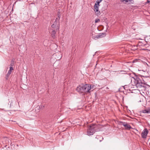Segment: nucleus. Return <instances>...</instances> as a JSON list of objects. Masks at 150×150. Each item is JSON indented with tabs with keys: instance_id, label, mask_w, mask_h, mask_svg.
I'll return each mask as SVG.
<instances>
[{
	"instance_id": "nucleus-17",
	"label": "nucleus",
	"mask_w": 150,
	"mask_h": 150,
	"mask_svg": "<svg viewBox=\"0 0 150 150\" xmlns=\"http://www.w3.org/2000/svg\"><path fill=\"white\" fill-rule=\"evenodd\" d=\"M13 70V68L11 67H10V69H9V71H12V70Z\"/></svg>"
},
{
	"instance_id": "nucleus-20",
	"label": "nucleus",
	"mask_w": 150,
	"mask_h": 150,
	"mask_svg": "<svg viewBox=\"0 0 150 150\" xmlns=\"http://www.w3.org/2000/svg\"><path fill=\"white\" fill-rule=\"evenodd\" d=\"M137 61V59L133 61V62L134 63L135 62Z\"/></svg>"
},
{
	"instance_id": "nucleus-4",
	"label": "nucleus",
	"mask_w": 150,
	"mask_h": 150,
	"mask_svg": "<svg viewBox=\"0 0 150 150\" xmlns=\"http://www.w3.org/2000/svg\"><path fill=\"white\" fill-rule=\"evenodd\" d=\"M100 6L97 5L96 3L93 7L94 10L96 13V14L98 16L100 15V11H99V7Z\"/></svg>"
},
{
	"instance_id": "nucleus-18",
	"label": "nucleus",
	"mask_w": 150,
	"mask_h": 150,
	"mask_svg": "<svg viewBox=\"0 0 150 150\" xmlns=\"http://www.w3.org/2000/svg\"><path fill=\"white\" fill-rule=\"evenodd\" d=\"M11 71H9V70L8 73V74H10L11 73Z\"/></svg>"
},
{
	"instance_id": "nucleus-21",
	"label": "nucleus",
	"mask_w": 150,
	"mask_h": 150,
	"mask_svg": "<svg viewBox=\"0 0 150 150\" xmlns=\"http://www.w3.org/2000/svg\"><path fill=\"white\" fill-rule=\"evenodd\" d=\"M12 102H11V104H10V106H11L12 105Z\"/></svg>"
},
{
	"instance_id": "nucleus-3",
	"label": "nucleus",
	"mask_w": 150,
	"mask_h": 150,
	"mask_svg": "<svg viewBox=\"0 0 150 150\" xmlns=\"http://www.w3.org/2000/svg\"><path fill=\"white\" fill-rule=\"evenodd\" d=\"M96 126L95 124H93L90 125L87 129V134L88 135H93L95 132V129L96 128Z\"/></svg>"
},
{
	"instance_id": "nucleus-19",
	"label": "nucleus",
	"mask_w": 150,
	"mask_h": 150,
	"mask_svg": "<svg viewBox=\"0 0 150 150\" xmlns=\"http://www.w3.org/2000/svg\"><path fill=\"white\" fill-rule=\"evenodd\" d=\"M100 137V136H96V138H97V139H98V137Z\"/></svg>"
},
{
	"instance_id": "nucleus-2",
	"label": "nucleus",
	"mask_w": 150,
	"mask_h": 150,
	"mask_svg": "<svg viewBox=\"0 0 150 150\" xmlns=\"http://www.w3.org/2000/svg\"><path fill=\"white\" fill-rule=\"evenodd\" d=\"M134 82L133 85L136 86L138 88H140L144 86V83L142 82L141 77L135 76L133 78Z\"/></svg>"
},
{
	"instance_id": "nucleus-7",
	"label": "nucleus",
	"mask_w": 150,
	"mask_h": 150,
	"mask_svg": "<svg viewBox=\"0 0 150 150\" xmlns=\"http://www.w3.org/2000/svg\"><path fill=\"white\" fill-rule=\"evenodd\" d=\"M105 33H100L99 34L96 35V36H93V38L96 40V39L100 38H102L105 37Z\"/></svg>"
},
{
	"instance_id": "nucleus-1",
	"label": "nucleus",
	"mask_w": 150,
	"mask_h": 150,
	"mask_svg": "<svg viewBox=\"0 0 150 150\" xmlns=\"http://www.w3.org/2000/svg\"><path fill=\"white\" fill-rule=\"evenodd\" d=\"M89 84H81L77 87L76 90L80 93H89L90 92Z\"/></svg>"
},
{
	"instance_id": "nucleus-10",
	"label": "nucleus",
	"mask_w": 150,
	"mask_h": 150,
	"mask_svg": "<svg viewBox=\"0 0 150 150\" xmlns=\"http://www.w3.org/2000/svg\"><path fill=\"white\" fill-rule=\"evenodd\" d=\"M142 112L144 113H150V108L148 109L143 110Z\"/></svg>"
},
{
	"instance_id": "nucleus-23",
	"label": "nucleus",
	"mask_w": 150,
	"mask_h": 150,
	"mask_svg": "<svg viewBox=\"0 0 150 150\" xmlns=\"http://www.w3.org/2000/svg\"><path fill=\"white\" fill-rule=\"evenodd\" d=\"M145 77H148V76H145Z\"/></svg>"
},
{
	"instance_id": "nucleus-13",
	"label": "nucleus",
	"mask_w": 150,
	"mask_h": 150,
	"mask_svg": "<svg viewBox=\"0 0 150 150\" xmlns=\"http://www.w3.org/2000/svg\"><path fill=\"white\" fill-rule=\"evenodd\" d=\"M102 0H97L96 3L97 5L100 6L99 4Z\"/></svg>"
},
{
	"instance_id": "nucleus-6",
	"label": "nucleus",
	"mask_w": 150,
	"mask_h": 150,
	"mask_svg": "<svg viewBox=\"0 0 150 150\" xmlns=\"http://www.w3.org/2000/svg\"><path fill=\"white\" fill-rule=\"evenodd\" d=\"M59 19L57 18L55 19V21L54 22L53 24L52 25L51 27L52 28H55L57 27L58 29H59V27L58 23L59 22Z\"/></svg>"
},
{
	"instance_id": "nucleus-22",
	"label": "nucleus",
	"mask_w": 150,
	"mask_h": 150,
	"mask_svg": "<svg viewBox=\"0 0 150 150\" xmlns=\"http://www.w3.org/2000/svg\"><path fill=\"white\" fill-rule=\"evenodd\" d=\"M147 3H149V2H150V1H147Z\"/></svg>"
},
{
	"instance_id": "nucleus-5",
	"label": "nucleus",
	"mask_w": 150,
	"mask_h": 150,
	"mask_svg": "<svg viewBox=\"0 0 150 150\" xmlns=\"http://www.w3.org/2000/svg\"><path fill=\"white\" fill-rule=\"evenodd\" d=\"M148 132V130L147 129H145L142 133V137L143 138H146Z\"/></svg>"
},
{
	"instance_id": "nucleus-11",
	"label": "nucleus",
	"mask_w": 150,
	"mask_h": 150,
	"mask_svg": "<svg viewBox=\"0 0 150 150\" xmlns=\"http://www.w3.org/2000/svg\"><path fill=\"white\" fill-rule=\"evenodd\" d=\"M55 54L56 55H60V57H58L57 58V59H61L62 57V55L60 53H56V54Z\"/></svg>"
},
{
	"instance_id": "nucleus-14",
	"label": "nucleus",
	"mask_w": 150,
	"mask_h": 150,
	"mask_svg": "<svg viewBox=\"0 0 150 150\" xmlns=\"http://www.w3.org/2000/svg\"><path fill=\"white\" fill-rule=\"evenodd\" d=\"M130 0H122V2H125V3L127 2H128Z\"/></svg>"
},
{
	"instance_id": "nucleus-16",
	"label": "nucleus",
	"mask_w": 150,
	"mask_h": 150,
	"mask_svg": "<svg viewBox=\"0 0 150 150\" xmlns=\"http://www.w3.org/2000/svg\"><path fill=\"white\" fill-rule=\"evenodd\" d=\"M100 21V20L99 19H96L95 20V22L96 23H98Z\"/></svg>"
},
{
	"instance_id": "nucleus-12",
	"label": "nucleus",
	"mask_w": 150,
	"mask_h": 150,
	"mask_svg": "<svg viewBox=\"0 0 150 150\" xmlns=\"http://www.w3.org/2000/svg\"><path fill=\"white\" fill-rule=\"evenodd\" d=\"M94 85H90L89 84V87H90V91H91V90L92 89H93L94 88Z\"/></svg>"
},
{
	"instance_id": "nucleus-9",
	"label": "nucleus",
	"mask_w": 150,
	"mask_h": 150,
	"mask_svg": "<svg viewBox=\"0 0 150 150\" xmlns=\"http://www.w3.org/2000/svg\"><path fill=\"white\" fill-rule=\"evenodd\" d=\"M56 31L54 30H52V32L51 33V35L52 37L54 38H55V35L56 33Z\"/></svg>"
},
{
	"instance_id": "nucleus-15",
	"label": "nucleus",
	"mask_w": 150,
	"mask_h": 150,
	"mask_svg": "<svg viewBox=\"0 0 150 150\" xmlns=\"http://www.w3.org/2000/svg\"><path fill=\"white\" fill-rule=\"evenodd\" d=\"M10 75V74H8V73H7V74L6 75V79H8Z\"/></svg>"
},
{
	"instance_id": "nucleus-8",
	"label": "nucleus",
	"mask_w": 150,
	"mask_h": 150,
	"mask_svg": "<svg viewBox=\"0 0 150 150\" xmlns=\"http://www.w3.org/2000/svg\"><path fill=\"white\" fill-rule=\"evenodd\" d=\"M122 125L126 129H129L132 128L131 127L129 124L125 122H121Z\"/></svg>"
}]
</instances>
